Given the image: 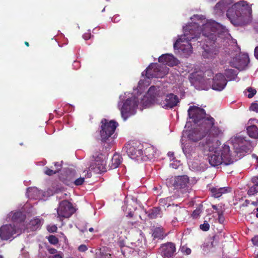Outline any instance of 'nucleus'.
I'll return each instance as SVG.
<instances>
[{
  "label": "nucleus",
  "mask_w": 258,
  "mask_h": 258,
  "mask_svg": "<svg viewBox=\"0 0 258 258\" xmlns=\"http://www.w3.org/2000/svg\"><path fill=\"white\" fill-rule=\"evenodd\" d=\"M188 115L192 121L199 124V127L189 135V139L194 142H200L205 150H214L219 143L218 138L223 135L222 130L215 125V119L207 115L205 110L196 106H191L188 109Z\"/></svg>",
  "instance_id": "nucleus-1"
},
{
  "label": "nucleus",
  "mask_w": 258,
  "mask_h": 258,
  "mask_svg": "<svg viewBox=\"0 0 258 258\" xmlns=\"http://www.w3.org/2000/svg\"><path fill=\"white\" fill-rule=\"evenodd\" d=\"M218 26V23L213 22L204 24L201 30L199 27L188 28V30H185L183 35L176 40L174 44V47L183 50L182 46L184 44H182L181 43L186 41L188 44L189 51L191 53L192 48L191 42H194L197 40L198 43H200V45H201L203 39L202 37H204L207 44H205V46L203 45V46L204 50L202 55L205 58H212L216 55L217 51L214 48L211 47L208 43H209L210 45L214 44L217 39ZM195 43H193V45Z\"/></svg>",
  "instance_id": "nucleus-2"
},
{
  "label": "nucleus",
  "mask_w": 258,
  "mask_h": 258,
  "mask_svg": "<svg viewBox=\"0 0 258 258\" xmlns=\"http://www.w3.org/2000/svg\"><path fill=\"white\" fill-rule=\"evenodd\" d=\"M252 10L245 1L233 5L227 11L226 16L234 26H244L248 21Z\"/></svg>",
  "instance_id": "nucleus-3"
},
{
  "label": "nucleus",
  "mask_w": 258,
  "mask_h": 258,
  "mask_svg": "<svg viewBox=\"0 0 258 258\" xmlns=\"http://www.w3.org/2000/svg\"><path fill=\"white\" fill-rule=\"evenodd\" d=\"M216 146V148L213 150L214 153L209 156V162L210 164L214 167L217 166L222 164L225 165H228L233 163V160L231 158L230 148L228 146L224 145L219 150H217V147L220 145V142ZM200 146L203 148L205 151H209L205 150L204 148L200 144ZM211 152H212L211 151Z\"/></svg>",
  "instance_id": "nucleus-4"
},
{
  "label": "nucleus",
  "mask_w": 258,
  "mask_h": 258,
  "mask_svg": "<svg viewBox=\"0 0 258 258\" xmlns=\"http://www.w3.org/2000/svg\"><path fill=\"white\" fill-rule=\"evenodd\" d=\"M118 124L117 122L103 118L100 122L99 133L102 142H106L114 133Z\"/></svg>",
  "instance_id": "nucleus-5"
},
{
  "label": "nucleus",
  "mask_w": 258,
  "mask_h": 258,
  "mask_svg": "<svg viewBox=\"0 0 258 258\" xmlns=\"http://www.w3.org/2000/svg\"><path fill=\"white\" fill-rule=\"evenodd\" d=\"M138 104V101L135 98H128L123 102L119 109L124 120H126L130 116L135 113Z\"/></svg>",
  "instance_id": "nucleus-6"
},
{
  "label": "nucleus",
  "mask_w": 258,
  "mask_h": 258,
  "mask_svg": "<svg viewBox=\"0 0 258 258\" xmlns=\"http://www.w3.org/2000/svg\"><path fill=\"white\" fill-rule=\"evenodd\" d=\"M168 69L158 63H152L146 70V77L148 79L162 78L168 73Z\"/></svg>",
  "instance_id": "nucleus-7"
},
{
  "label": "nucleus",
  "mask_w": 258,
  "mask_h": 258,
  "mask_svg": "<svg viewBox=\"0 0 258 258\" xmlns=\"http://www.w3.org/2000/svg\"><path fill=\"white\" fill-rule=\"evenodd\" d=\"M22 232L21 229L14 224H6L0 227V238L2 240H8L13 238L14 235H19Z\"/></svg>",
  "instance_id": "nucleus-8"
},
{
  "label": "nucleus",
  "mask_w": 258,
  "mask_h": 258,
  "mask_svg": "<svg viewBox=\"0 0 258 258\" xmlns=\"http://www.w3.org/2000/svg\"><path fill=\"white\" fill-rule=\"evenodd\" d=\"M172 186L176 189H180L182 192H189V177L186 175L176 176L173 179L170 180Z\"/></svg>",
  "instance_id": "nucleus-9"
},
{
  "label": "nucleus",
  "mask_w": 258,
  "mask_h": 258,
  "mask_svg": "<svg viewBox=\"0 0 258 258\" xmlns=\"http://www.w3.org/2000/svg\"><path fill=\"white\" fill-rule=\"evenodd\" d=\"M74 212L73 205L67 200L61 201L57 210V217L61 221L63 218H69Z\"/></svg>",
  "instance_id": "nucleus-10"
},
{
  "label": "nucleus",
  "mask_w": 258,
  "mask_h": 258,
  "mask_svg": "<svg viewBox=\"0 0 258 258\" xmlns=\"http://www.w3.org/2000/svg\"><path fill=\"white\" fill-rule=\"evenodd\" d=\"M159 252L163 258H171L176 252L175 244L172 242L162 244L159 248Z\"/></svg>",
  "instance_id": "nucleus-11"
},
{
  "label": "nucleus",
  "mask_w": 258,
  "mask_h": 258,
  "mask_svg": "<svg viewBox=\"0 0 258 258\" xmlns=\"http://www.w3.org/2000/svg\"><path fill=\"white\" fill-rule=\"evenodd\" d=\"M227 84V80L225 76L219 73L216 74L213 79L212 88L213 90L217 91L222 90Z\"/></svg>",
  "instance_id": "nucleus-12"
},
{
  "label": "nucleus",
  "mask_w": 258,
  "mask_h": 258,
  "mask_svg": "<svg viewBox=\"0 0 258 258\" xmlns=\"http://www.w3.org/2000/svg\"><path fill=\"white\" fill-rule=\"evenodd\" d=\"M247 132L248 136L255 139H258V120L250 119L247 123Z\"/></svg>",
  "instance_id": "nucleus-13"
},
{
  "label": "nucleus",
  "mask_w": 258,
  "mask_h": 258,
  "mask_svg": "<svg viewBox=\"0 0 258 258\" xmlns=\"http://www.w3.org/2000/svg\"><path fill=\"white\" fill-rule=\"evenodd\" d=\"M101 156H102V154H101V156H98L90 167L92 170H94V171L97 173L103 172L106 171L105 168L106 162Z\"/></svg>",
  "instance_id": "nucleus-14"
},
{
  "label": "nucleus",
  "mask_w": 258,
  "mask_h": 258,
  "mask_svg": "<svg viewBox=\"0 0 258 258\" xmlns=\"http://www.w3.org/2000/svg\"><path fill=\"white\" fill-rule=\"evenodd\" d=\"M179 100L177 96L173 94H169L166 96L165 99L163 101V107L166 108H172L177 105Z\"/></svg>",
  "instance_id": "nucleus-15"
},
{
  "label": "nucleus",
  "mask_w": 258,
  "mask_h": 258,
  "mask_svg": "<svg viewBox=\"0 0 258 258\" xmlns=\"http://www.w3.org/2000/svg\"><path fill=\"white\" fill-rule=\"evenodd\" d=\"M158 61L159 62L172 67L178 64L177 59L173 55L169 53L161 55L159 57Z\"/></svg>",
  "instance_id": "nucleus-16"
},
{
  "label": "nucleus",
  "mask_w": 258,
  "mask_h": 258,
  "mask_svg": "<svg viewBox=\"0 0 258 258\" xmlns=\"http://www.w3.org/2000/svg\"><path fill=\"white\" fill-rule=\"evenodd\" d=\"M75 177V172L69 170L61 173L59 176V179L67 185L72 186L73 185Z\"/></svg>",
  "instance_id": "nucleus-17"
},
{
  "label": "nucleus",
  "mask_w": 258,
  "mask_h": 258,
  "mask_svg": "<svg viewBox=\"0 0 258 258\" xmlns=\"http://www.w3.org/2000/svg\"><path fill=\"white\" fill-rule=\"evenodd\" d=\"M126 152L128 156L133 159H137L143 155V151L141 149L138 148L134 146L126 147Z\"/></svg>",
  "instance_id": "nucleus-18"
},
{
  "label": "nucleus",
  "mask_w": 258,
  "mask_h": 258,
  "mask_svg": "<svg viewBox=\"0 0 258 258\" xmlns=\"http://www.w3.org/2000/svg\"><path fill=\"white\" fill-rule=\"evenodd\" d=\"M212 195L215 198H220L223 194L228 192L229 188L226 187H213L210 189Z\"/></svg>",
  "instance_id": "nucleus-19"
},
{
  "label": "nucleus",
  "mask_w": 258,
  "mask_h": 258,
  "mask_svg": "<svg viewBox=\"0 0 258 258\" xmlns=\"http://www.w3.org/2000/svg\"><path fill=\"white\" fill-rule=\"evenodd\" d=\"M11 219L13 222L16 223L23 222L25 219L26 216L21 211H17L12 213Z\"/></svg>",
  "instance_id": "nucleus-20"
},
{
  "label": "nucleus",
  "mask_w": 258,
  "mask_h": 258,
  "mask_svg": "<svg viewBox=\"0 0 258 258\" xmlns=\"http://www.w3.org/2000/svg\"><path fill=\"white\" fill-rule=\"evenodd\" d=\"M95 258H111V254L109 253L107 247H102L97 250Z\"/></svg>",
  "instance_id": "nucleus-21"
},
{
  "label": "nucleus",
  "mask_w": 258,
  "mask_h": 258,
  "mask_svg": "<svg viewBox=\"0 0 258 258\" xmlns=\"http://www.w3.org/2000/svg\"><path fill=\"white\" fill-rule=\"evenodd\" d=\"M166 236V234L162 227H156L153 231L152 236L155 239H163Z\"/></svg>",
  "instance_id": "nucleus-22"
},
{
  "label": "nucleus",
  "mask_w": 258,
  "mask_h": 258,
  "mask_svg": "<svg viewBox=\"0 0 258 258\" xmlns=\"http://www.w3.org/2000/svg\"><path fill=\"white\" fill-rule=\"evenodd\" d=\"M190 83L194 86H197L199 83L202 82L203 79L201 75L197 73H192L190 74L188 77Z\"/></svg>",
  "instance_id": "nucleus-23"
},
{
  "label": "nucleus",
  "mask_w": 258,
  "mask_h": 258,
  "mask_svg": "<svg viewBox=\"0 0 258 258\" xmlns=\"http://www.w3.org/2000/svg\"><path fill=\"white\" fill-rule=\"evenodd\" d=\"M121 157L119 154H114L109 164L110 168L115 169L118 167L121 162Z\"/></svg>",
  "instance_id": "nucleus-24"
},
{
  "label": "nucleus",
  "mask_w": 258,
  "mask_h": 258,
  "mask_svg": "<svg viewBox=\"0 0 258 258\" xmlns=\"http://www.w3.org/2000/svg\"><path fill=\"white\" fill-rule=\"evenodd\" d=\"M253 185L251 186L247 191L249 196H253L258 192V178L253 177L251 179Z\"/></svg>",
  "instance_id": "nucleus-25"
},
{
  "label": "nucleus",
  "mask_w": 258,
  "mask_h": 258,
  "mask_svg": "<svg viewBox=\"0 0 258 258\" xmlns=\"http://www.w3.org/2000/svg\"><path fill=\"white\" fill-rule=\"evenodd\" d=\"M144 154L149 159H153L156 154V151L152 146H149L144 150Z\"/></svg>",
  "instance_id": "nucleus-26"
},
{
  "label": "nucleus",
  "mask_w": 258,
  "mask_h": 258,
  "mask_svg": "<svg viewBox=\"0 0 258 258\" xmlns=\"http://www.w3.org/2000/svg\"><path fill=\"white\" fill-rule=\"evenodd\" d=\"M249 60L248 56L247 55H244V56H243V57H242V58L241 59V62L240 63V64H235L233 63V62H230L231 66L233 67L234 68L238 69L240 67L246 66L248 62H249Z\"/></svg>",
  "instance_id": "nucleus-27"
},
{
  "label": "nucleus",
  "mask_w": 258,
  "mask_h": 258,
  "mask_svg": "<svg viewBox=\"0 0 258 258\" xmlns=\"http://www.w3.org/2000/svg\"><path fill=\"white\" fill-rule=\"evenodd\" d=\"M160 214V208L159 207L153 208L150 211L148 215L150 219L156 218Z\"/></svg>",
  "instance_id": "nucleus-28"
},
{
  "label": "nucleus",
  "mask_w": 258,
  "mask_h": 258,
  "mask_svg": "<svg viewBox=\"0 0 258 258\" xmlns=\"http://www.w3.org/2000/svg\"><path fill=\"white\" fill-rule=\"evenodd\" d=\"M234 147L236 148V152L238 153H247L249 151V148L246 146L243 142L241 143V145L239 146V148L236 147V145H234Z\"/></svg>",
  "instance_id": "nucleus-29"
},
{
  "label": "nucleus",
  "mask_w": 258,
  "mask_h": 258,
  "mask_svg": "<svg viewBox=\"0 0 258 258\" xmlns=\"http://www.w3.org/2000/svg\"><path fill=\"white\" fill-rule=\"evenodd\" d=\"M157 88L154 86H151L147 92V95L150 97V98L154 100L156 96Z\"/></svg>",
  "instance_id": "nucleus-30"
},
{
  "label": "nucleus",
  "mask_w": 258,
  "mask_h": 258,
  "mask_svg": "<svg viewBox=\"0 0 258 258\" xmlns=\"http://www.w3.org/2000/svg\"><path fill=\"white\" fill-rule=\"evenodd\" d=\"M30 225L33 229H36L40 226L41 220L39 218L32 219L30 221Z\"/></svg>",
  "instance_id": "nucleus-31"
},
{
  "label": "nucleus",
  "mask_w": 258,
  "mask_h": 258,
  "mask_svg": "<svg viewBox=\"0 0 258 258\" xmlns=\"http://www.w3.org/2000/svg\"><path fill=\"white\" fill-rule=\"evenodd\" d=\"M203 205H200L196 210H195L191 215L193 218L197 219L200 215V214L202 212Z\"/></svg>",
  "instance_id": "nucleus-32"
},
{
  "label": "nucleus",
  "mask_w": 258,
  "mask_h": 258,
  "mask_svg": "<svg viewBox=\"0 0 258 258\" xmlns=\"http://www.w3.org/2000/svg\"><path fill=\"white\" fill-rule=\"evenodd\" d=\"M47 239L50 243L53 245H56L58 243V239L54 235L49 236Z\"/></svg>",
  "instance_id": "nucleus-33"
},
{
  "label": "nucleus",
  "mask_w": 258,
  "mask_h": 258,
  "mask_svg": "<svg viewBox=\"0 0 258 258\" xmlns=\"http://www.w3.org/2000/svg\"><path fill=\"white\" fill-rule=\"evenodd\" d=\"M246 91L249 92V94L247 95V97L248 98H251L256 93V90L251 87H248L247 88Z\"/></svg>",
  "instance_id": "nucleus-34"
},
{
  "label": "nucleus",
  "mask_w": 258,
  "mask_h": 258,
  "mask_svg": "<svg viewBox=\"0 0 258 258\" xmlns=\"http://www.w3.org/2000/svg\"><path fill=\"white\" fill-rule=\"evenodd\" d=\"M60 170V168L58 169L57 170L54 171L52 169L48 168V167L45 168L44 173L47 175L51 176L56 174Z\"/></svg>",
  "instance_id": "nucleus-35"
},
{
  "label": "nucleus",
  "mask_w": 258,
  "mask_h": 258,
  "mask_svg": "<svg viewBox=\"0 0 258 258\" xmlns=\"http://www.w3.org/2000/svg\"><path fill=\"white\" fill-rule=\"evenodd\" d=\"M85 179L84 177H80L77 179H76V177H75V179L73 181V184L75 185L79 186L83 184L84 182Z\"/></svg>",
  "instance_id": "nucleus-36"
},
{
  "label": "nucleus",
  "mask_w": 258,
  "mask_h": 258,
  "mask_svg": "<svg viewBox=\"0 0 258 258\" xmlns=\"http://www.w3.org/2000/svg\"><path fill=\"white\" fill-rule=\"evenodd\" d=\"M200 227L203 231H207L210 229V224L207 221H205L203 224L200 225Z\"/></svg>",
  "instance_id": "nucleus-37"
},
{
  "label": "nucleus",
  "mask_w": 258,
  "mask_h": 258,
  "mask_svg": "<svg viewBox=\"0 0 258 258\" xmlns=\"http://www.w3.org/2000/svg\"><path fill=\"white\" fill-rule=\"evenodd\" d=\"M47 230L51 233H54L56 232L57 227L55 225H49L47 227Z\"/></svg>",
  "instance_id": "nucleus-38"
},
{
  "label": "nucleus",
  "mask_w": 258,
  "mask_h": 258,
  "mask_svg": "<svg viewBox=\"0 0 258 258\" xmlns=\"http://www.w3.org/2000/svg\"><path fill=\"white\" fill-rule=\"evenodd\" d=\"M215 8L220 10H222L224 8V3L223 1L219 2L215 6Z\"/></svg>",
  "instance_id": "nucleus-39"
},
{
  "label": "nucleus",
  "mask_w": 258,
  "mask_h": 258,
  "mask_svg": "<svg viewBox=\"0 0 258 258\" xmlns=\"http://www.w3.org/2000/svg\"><path fill=\"white\" fill-rule=\"evenodd\" d=\"M250 110L258 112V103H252L250 106Z\"/></svg>",
  "instance_id": "nucleus-40"
},
{
  "label": "nucleus",
  "mask_w": 258,
  "mask_h": 258,
  "mask_svg": "<svg viewBox=\"0 0 258 258\" xmlns=\"http://www.w3.org/2000/svg\"><path fill=\"white\" fill-rule=\"evenodd\" d=\"M218 220L220 223H223L224 221V218L223 216V213L221 211H218Z\"/></svg>",
  "instance_id": "nucleus-41"
},
{
  "label": "nucleus",
  "mask_w": 258,
  "mask_h": 258,
  "mask_svg": "<svg viewBox=\"0 0 258 258\" xmlns=\"http://www.w3.org/2000/svg\"><path fill=\"white\" fill-rule=\"evenodd\" d=\"M87 249L88 248L85 244H81L78 247V250L81 252H85Z\"/></svg>",
  "instance_id": "nucleus-42"
},
{
  "label": "nucleus",
  "mask_w": 258,
  "mask_h": 258,
  "mask_svg": "<svg viewBox=\"0 0 258 258\" xmlns=\"http://www.w3.org/2000/svg\"><path fill=\"white\" fill-rule=\"evenodd\" d=\"M251 241L252 242V243L256 246H258V236H255L254 237H253L251 239Z\"/></svg>",
  "instance_id": "nucleus-43"
},
{
  "label": "nucleus",
  "mask_w": 258,
  "mask_h": 258,
  "mask_svg": "<svg viewBox=\"0 0 258 258\" xmlns=\"http://www.w3.org/2000/svg\"><path fill=\"white\" fill-rule=\"evenodd\" d=\"M181 250L183 253H185L187 255L190 254L191 251V249L187 247L185 248V249H184V248L183 247Z\"/></svg>",
  "instance_id": "nucleus-44"
},
{
  "label": "nucleus",
  "mask_w": 258,
  "mask_h": 258,
  "mask_svg": "<svg viewBox=\"0 0 258 258\" xmlns=\"http://www.w3.org/2000/svg\"><path fill=\"white\" fill-rule=\"evenodd\" d=\"M168 157H169L170 160L173 161L175 158L174 157V154L172 152H169L167 154Z\"/></svg>",
  "instance_id": "nucleus-45"
},
{
  "label": "nucleus",
  "mask_w": 258,
  "mask_h": 258,
  "mask_svg": "<svg viewBox=\"0 0 258 258\" xmlns=\"http://www.w3.org/2000/svg\"><path fill=\"white\" fill-rule=\"evenodd\" d=\"M48 251L49 253L54 254L57 253V250L54 248H48Z\"/></svg>",
  "instance_id": "nucleus-46"
},
{
  "label": "nucleus",
  "mask_w": 258,
  "mask_h": 258,
  "mask_svg": "<svg viewBox=\"0 0 258 258\" xmlns=\"http://www.w3.org/2000/svg\"><path fill=\"white\" fill-rule=\"evenodd\" d=\"M254 54L255 58L258 59V46L254 49Z\"/></svg>",
  "instance_id": "nucleus-47"
},
{
  "label": "nucleus",
  "mask_w": 258,
  "mask_h": 258,
  "mask_svg": "<svg viewBox=\"0 0 258 258\" xmlns=\"http://www.w3.org/2000/svg\"><path fill=\"white\" fill-rule=\"evenodd\" d=\"M53 258H62V256L60 254H54Z\"/></svg>",
  "instance_id": "nucleus-48"
},
{
  "label": "nucleus",
  "mask_w": 258,
  "mask_h": 258,
  "mask_svg": "<svg viewBox=\"0 0 258 258\" xmlns=\"http://www.w3.org/2000/svg\"><path fill=\"white\" fill-rule=\"evenodd\" d=\"M249 204V201L247 200H246L244 202V203L243 204V206H247Z\"/></svg>",
  "instance_id": "nucleus-49"
},
{
  "label": "nucleus",
  "mask_w": 258,
  "mask_h": 258,
  "mask_svg": "<svg viewBox=\"0 0 258 258\" xmlns=\"http://www.w3.org/2000/svg\"><path fill=\"white\" fill-rule=\"evenodd\" d=\"M176 207L177 208V209L175 211V213H177V214H176V215H177V214H179V211H180V207L178 208V206L177 205H176Z\"/></svg>",
  "instance_id": "nucleus-50"
},
{
  "label": "nucleus",
  "mask_w": 258,
  "mask_h": 258,
  "mask_svg": "<svg viewBox=\"0 0 258 258\" xmlns=\"http://www.w3.org/2000/svg\"><path fill=\"white\" fill-rule=\"evenodd\" d=\"M212 208L214 210H218V208H217V206L216 205H212Z\"/></svg>",
  "instance_id": "nucleus-51"
},
{
  "label": "nucleus",
  "mask_w": 258,
  "mask_h": 258,
  "mask_svg": "<svg viewBox=\"0 0 258 258\" xmlns=\"http://www.w3.org/2000/svg\"><path fill=\"white\" fill-rule=\"evenodd\" d=\"M89 231L91 232H92L94 231V229L92 227H91L89 229Z\"/></svg>",
  "instance_id": "nucleus-52"
},
{
  "label": "nucleus",
  "mask_w": 258,
  "mask_h": 258,
  "mask_svg": "<svg viewBox=\"0 0 258 258\" xmlns=\"http://www.w3.org/2000/svg\"><path fill=\"white\" fill-rule=\"evenodd\" d=\"M25 44L27 46H29V43L27 41H25Z\"/></svg>",
  "instance_id": "nucleus-53"
},
{
  "label": "nucleus",
  "mask_w": 258,
  "mask_h": 258,
  "mask_svg": "<svg viewBox=\"0 0 258 258\" xmlns=\"http://www.w3.org/2000/svg\"><path fill=\"white\" fill-rule=\"evenodd\" d=\"M256 211H257V213H256V217L257 218H258V208L256 209Z\"/></svg>",
  "instance_id": "nucleus-54"
},
{
  "label": "nucleus",
  "mask_w": 258,
  "mask_h": 258,
  "mask_svg": "<svg viewBox=\"0 0 258 258\" xmlns=\"http://www.w3.org/2000/svg\"><path fill=\"white\" fill-rule=\"evenodd\" d=\"M237 60V58H233V61H236Z\"/></svg>",
  "instance_id": "nucleus-55"
},
{
  "label": "nucleus",
  "mask_w": 258,
  "mask_h": 258,
  "mask_svg": "<svg viewBox=\"0 0 258 258\" xmlns=\"http://www.w3.org/2000/svg\"><path fill=\"white\" fill-rule=\"evenodd\" d=\"M229 72H231V73L233 72L234 71L233 70H229Z\"/></svg>",
  "instance_id": "nucleus-56"
},
{
  "label": "nucleus",
  "mask_w": 258,
  "mask_h": 258,
  "mask_svg": "<svg viewBox=\"0 0 258 258\" xmlns=\"http://www.w3.org/2000/svg\"><path fill=\"white\" fill-rule=\"evenodd\" d=\"M63 188H61H61H60L59 189V190H63Z\"/></svg>",
  "instance_id": "nucleus-57"
},
{
  "label": "nucleus",
  "mask_w": 258,
  "mask_h": 258,
  "mask_svg": "<svg viewBox=\"0 0 258 258\" xmlns=\"http://www.w3.org/2000/svg\"><path fill=\"white\" fill-rule=\"evenodd\" d=\"M129 215H130V216L131 217H132V216H133V214H131V213H130V214H129Z\"/></svg>",
  "instance_id": "nucleus-58"
},
{
  "label": "nucleus",
  "mask_w": 258,
  "mask_h": 258,
  "mask_svg": "<svg viewBox=\"0 0 258 258\" xmlns=\"http://www.w3.org/2000/svg\"><path fill=\"white\" fill-rule=\"evenodd\" d=\"M0 258H3V256L2 255H0Z\"/></svg>",
  "instance_id": "nucleus-59"
},
{
  "label": "nucleus",
  "mask_w": 258,
  "mask_h": 258,
  "mask_svg": "<svg viewBox=\"0 0 258 258\" xmlns=\"http://www.w3.org/2000/svg\"><path fill=\"white\" fill-rule=\"evenodd\" d=\"M166 201H169V198H166Z\"/></svg>",
  "instance_id": "nucleus-60"
}]
</instances>
